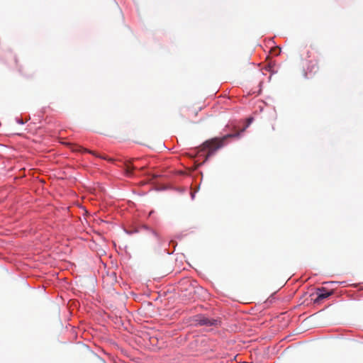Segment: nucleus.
Wrapping results in <instances>:
<instances>
[{"mask_svg": "<svg viewBox=\"0 0 363 363\" xmlns=\"http://www.w3.org/2000/svg\"><path fill=\"white\" fill-rule=\"evenodd\" d=\"M239 133L234 134H228L222 138H214L211 140H208L202 144L201 150H208L206 155V159L211 157L216 151L224 146L227 139L230 138L238 137Z\"/></svg>", "mask_w": 363, "mask_h": 363, "instance_id": "obj_1", "label": "nucleus"}, {"mask_svg": "<svg viewBox=\"0 0 363 363\" xmlns=\"http://www.w3.org/2000/svg\"><path fill=\"white\" fill-rule=\"evenodd\" d=\"M196 325H217L220 321L218 319L209 318L202 315H196L194 318Z\"/></svg>", "mask_w": 363, "mask_h": 363, "instance_id": "obj_2", "label": "nucleus"}, {"mask_svg": "<svg viewBox=\"0 0 363 363\" xmlns=\"http://www.w3.org/2000/svg\"><path fill=\"white\" fill-rule=\"evenodd\" d=\"M316 294L317 298L314 300V302L320 303L323 299L328 298L332 294V292H328L326 289L323 287L320 289H318Z\"/></svg>", "mask_w": 363, "mask_h": 363, "instance_id": "obj_3", "label": "nucleus"}, {"mask_svg": "<svg viewBox=\"0 0 363 363\" xmlns=\"http://www.w3.org/2000/svg\"><path fill=\"white\" fill-rule=\"evenodd\" d=\"M133 160H138V159H132L131 160H128L125 162V171L127 176H132L133 169L136 168L132 164Z\"/></svg>", "mask_w": 363, "mask_h": 363, "instance_id": "obj_4", "label": "nucleus"}, {"mask_svg": "<svg viewBox=\"0 0 363 363\" xmlns=\"http://www.w3.org/2000/svg\"><path fill=\"white\" fill-rule=\"evenodd\" d=\"M72 150L73 151H82L83 152H88L89 154H91V155L97 157H99V155L96 152L92 151V150H89L86 149V148H83L81 146L74 145V147L72 148Z\"/></svg>", "mask_w": 363, "mask_h": 363, "instance_id": "obj_5", "label": "nucleus"}, {"mask_svg": "<svg viewBox=\"0 0 363 363\" xmlns=\"http://www.w3.org/2000/svg\"><path fill=\"white\" fill-rule=\"evenodd\" d=\"M116 273H114V272L111 273V274H107L106 277H103L104 283H105L106 281H110L113 283V282L116 281Z\"/></svg>", "mask_w": 363, "mask_h": 363, "instance_id": "obj_6", "label": "nucleus"}, {"mask_svg": "<svg viewBox=\"0 0 363 363\" xmlns=\"http://www.w3.org/2000/svg\"><path fill=\"white\" fill-rule=\"evenodd\" d=\"M318 69H319V67H318V63H313L310 72H313L314 73H315L318 70Z\"/></svg>", "mask_w": 363, "mask_h": 363, "instance_id": "obj_7", "label": "nucleus"}, {"mask_svg": "<svg viewBox=\"0 0 363 363\" xmlns=\"http://www.w3.org/2000/svg\"><path fill=\"white\" fill-rule=\"evenodd\" d=\"M99 157H100V158H101V159H104V160H106L111 161V162L113 161V159H111V158H108L106 156H104V155H99Z\"/></svg>", "mask_w": 363, "mask_h": 363, "instance_id": "obj_8", "label": "nucleus"}, {"mask_svg": "<svg viewBox=\"0 0 363 363\" xmlns=\"http://www.w3.org/2000/svg\"><path fill=\"white\" fill-rule=\"evenodd\" d=\"M99 157H100V158H101V159H104V160H106L111 161V162L113 161V159H111V158H108L106 156H104V155H99Z\"/></svg>", "mask_w": 363, "mask_h": 363, "instance_id": "obj_9", "label": "nucleus"}, {"mask_svg": "<svg viewBox=\"0 0 363 363\" xmlns=\"http://www.w3.org/2000/svg\"><path fill=\"white\" fill-rule=\"evenodd\" d=\"M18 122L21 124H23V121L21 119L18 120Z\"/></svg>", "mask_w": 363, "mask_h": 363, "instance_id": "obj_10", "label": "nucleus"}, {"mask_svg": "<svg viewBox=\"0 0 363 363\" xmlns=\"http://www.w3.org/2000/svg\"><path fill=\"white\" fill-rule=\"evenodd\" d=\"M252 118H249L248 119V123H250L252 122Z\"/></svg>", "mask_w": 363, "mask_h": 363, "instance_id": "obj_11", "label": "nucleus"}]
</instances>
